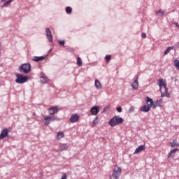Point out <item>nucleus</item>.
<instances>
[{
    "mask_svg": "<svg viewBox=\"0 0 179 179\" xmlns=\"http://www.w3.org/2000/svg\"><path fill=\"white\" fill-rule=\"evenodd\" d=\"M122 122H124V119L122 117H118V116H114L113 118H111L109 120L108 124L110 126L113 127L117 125H120L122 124Z\"/></svg>",
    "mask_w": 179,
    "mask_h": 179,
    "instance_id": "obj_3",
    "label": "nucleus"
},
{
    "mask_svg": "<svg viewBox=\"0 0 179 179\" xmlns=\"http://www.w3.org/2000/svg\"><path fill=\"white\" fill-rule=\"evenodd\" d=\"M138 86H139V83H138V78H136L134 81V83L131 84V87H132V89L136 90V89H138Z\"/></svg>",
    "mask_w": 179,
    "mask_h": 179,
    "instance_id": "obj_17",
    "label": "nucleus"
},
{
    "mask_svg": "<svg viewBox=\"0 0 179 179\" xmlns=\"http://www.w3.org/2000/svg\"><path fill=\"white\" fill-rule=\"evenodd\" d=\"M58 43L60 44V45L65 47V41H59Z\"/></svg>",
    "mask_w": 179,
    "mask_h": 179,
    "instance_id": "obj_31",
    "label": "nucleus"
},
{
    "mask_svg": "<svg viewBox=\"0 0 179 179\" xmlns=\"http://www.w3.org/2000/svg\"><path fill=\"white\" fill-rule=\"evenodd\" d=\"M95 87H96V89H101V83H100V81H99V80H95Z\"/></svg>",
    "mask_w": 179,
    "mask_h": 179,
    "instance_id": "obj_20",
    "label": "nucleus"
},
{
    "mask_svg": "<svg viewBox=\"0 0 179 179\" xmlns=\"http://www.w3.org/2000/svg\"><path fill=\"white\" fill-rule=\"evenodd\" d=\"M105 59H106V62H109L110 60L111 59V55H106V56L105 57Z\"/></svg>",
    "mask_w": 179,
    "mask_h": 179,
    "instance_id": "obj_30",
    "label": "nucleus"
},
{
    "mask_svg": "<svg viewBox=\"0 0 179 179\" xmlns=\"http://www.w3.org/2000/svg\"><path fill=\"white\" fill-rule=\"evenodd\" d=\"M97 124H99V117H96L94 119L93 122H92V127H96V125Z\"/></svg>",
    "mask_w": 179,
    "mask_h": 179,
    "instance_id": "obj_23",
    "label": "nucleus"
},
{
    "mask_svg": "<svg viewBox=\"0 0 179 179\" xmlns=\"http://www.w3.org/2000/svg\"><path fill=\"white\" fill-rule=\"evenodd\" d=\"M155 13H156V15H157V13H161V15H162L164 16V11L163 10L160 9L158 11H156Z\"/></svg>",
    "mask_w": 179,
    "mask_h": 179,
    "instance_id": "obj_29",
    "label": "nucleus"
},
{
    "mask_svg": "<svg viewBox=\"0 0 179 179\" xmlns=\"http://www.w3.org/2000/svg\"><path fill=\"white\" fill-rule=\"evenodd\" d=\"M141 37H143V38H146V34L145 33L141 34Z\"/></svg>",
    "mask_w": 179,
    "mask_h": 179,
    "instance_id": "obj_34",
    "label": "nucleus"
},
{
    "mask_svg": "<svg viewBox=\"0 0 179 179\" xmlns=\"http://www.w3.org/2000/svg\"><path fill=\"white\" fill-rule=\"evenodd\" d=\"M1 139H3V138H2V137H1V136H0V141H1Z\"/></svg>",
    "mask_w": 179,
    "mask_h": 179,
    "instance_id": "obj_37",
    "label": "nucleus"
},
{
    "mask_svg": "<svg viewBox=\"0 0 179 179\" xmlns=\"http://www.w3.org/2000/svg\"><path fill=\"white\" fill-rule=\"evenodd\" d=\"M8 134H9V129H4L1 131L0 136L3 139V138H6L8 136Z\"/></svg>",
    "mask_w": 179,
    "mask_h": 179,
    "instance_id": "obj_14",
    "label": "nucleus"
},
{
    "mask_svg": "<svg viewBox=\"0 0 179 179\" xmlns=\"http://www.w3.org/2000/svg\"><path fill=\"white\" fill-rule=\"evenodd\" d=\"M44 118V124L45 125H48L51 121H59V119L55 117H52L50 115L48 116H43Z\"/></svg>",
    "mask_w": 179,
    "mask_h": 179,
    "instance_id": "obj_7",
    "label": "nucleus"
},
{
    "mask_svg": "<svg viewBox=\"0 0 179 179\" xmlns=\"http://www.w3.org/2000/svg\"><path fill=\"white\" fill-rule=\"evenodd\" d=\"M174 65L176 66V68H177L178 69H179V60L176 59L174 61Z\"/></svg>",
    "mask_w": 179,
    "mask_h": 179,
    "instance_id": "obj_28",
    "label": "nucleus"
},
{
    "mask_svg": "<svg viewBox=\"0 0 179 179\" xmlns=\"http://www.w3.org/2000/svg\"><path fill=\"white\" fill-rule=\"evenodd\" d=\"M122 173V169L118 166L117 165L114 166L113 172L112 174V178L113 179H120L121 174Z\"/></svg>",
    "mask_w": 179,
    "mask_h": 179,
    "instance_id": "obj_4",
    "label": "nucleus"
},
{
    "mask_svg": "<svg viewBox=\"0 0 179 179\" xmlns=\"http://www.w3.org/2000/svg\"><path fill=\"white\" fill-rule=\"evenodd\" d=\"M48 111L50 115H54V114H57V113H58V107L52 106Z\"/></svg>",
    "mask_w": 179,
    "mask_h": 179,
    "instance_id": "obj_11",
    "label": "nucleus"
},
{
    "mask_svg": "<svg viewBox=\"0 0 179 179\" xmlns=\"http://www.w3.org/2000/svg\"><path fill=\"white\" fill-rule=\"evenodd\" d=\"M13 2V0H8L4 4L1 6L2 8H5L7 5H9V3H12Z\"/></svg>",
    "mask_w": 179,
    "mask_h": 179,
    "instance_id": "obj_25",
    "label": "nucleus"
},
{
    "mask_svg": "<svg viewBox=\"0 0 179 179\" xmlns=\"http://www.w3.org/2000/svg\"><path fill=\"white\" fill-rule=\"evenodd\" d=\"M169 145L171 146V148H176V146L179 148V143H177V140H173V142H170Z\"/></svg>",
    "mask_w": 179,
    "mask_h": 179,
    "instance_id": "obj_16",
    "label": "nucleus"
},
{
    "mask_svg": "<svg viewBox=\"0 0 179 179\" xmlns=\"http://www.w3.org/2000/svg\"><path fill=\"white\" fill-rule=\"evenodd\" d=\"M92 115H97L100 113V107L99 106H93L90 110Z\"/></svg>",
    "mask_w": 179,
    "mask_h": 179,
    "instance_id": "obj_8",
    "label": "nucleus"
},
{
    "mask_svg": "<svg viewBox=\"0 0 179 179\" xmlns=\"http://www.w3.org/2000/svg\"><path fill=\"white\" fill-rule=\"evenodd\" d=\"M178 150V148H174L173 150H171L170 152L168 154V159H171V157H174L176 153H177Z\"/></svg>",
    "mask_w": 179,
    "mask_h": 179,
    "instance_id": "obj_12",
    "label": "nucleus"
},
{
    "mask_svg": "<svg viewBox=\"0 0 179 179\" xmlns=\"http://www.w3.org/2000/svg\"><path fill=\"white\" fill-rule=\"evenodd\" d=\"M134 110H135V108L134 106H131L129 110V113H134Z\"/></svg>",
    "mask_w": 179,
    "mask_h": 179,
    "instance_id": "obj_32",
    "label": "nucleus"
},
{
    "mask_svg": "<svg viewBox=\"0 0 179 179\" xmlns=\"http://www.w3.org/2000/svg\"><path fill=\"white\" fill-rule=\"evenodd\" d=\"M156 107H158L157 106H156V103L153 106V108H156Z\"/></svg>",
    "mask_w": 179,
    "mask_h": 179,
    "instance_id": "obj_36",
    "label": "nucleus"
},
{
    "mask_svg": "<svg viewBox=\"0 0 179 179\" xmlns=\"http://www.w3.org/2000/svg\"><path fill=\"white\" fill-rule=\"evenodd\" d=\"M110 179H112V178H110Z\"/></svg>",
    "mask_w": 179,
    "mask_h": 179,
    "instance_id": "obj_40",
    "label": "nucleus"
},
{
    "mask_svg": "<svg viewBox=\"0 0 179 179\" xmlns=\"http://www.w3.org/2000/svg\"><path fill=\"white\" fill-rule=\"evenodd\" d=\"M145 101L148 105H144L140 108V111H143V113H149L150 111V108L153 107V99L150 98L149 96L145 97Z\"/></svg>",
    "mask_w": 179,
    "mask_h": 179,
    "instance_id": "obj_2",
    "label": "nucleus"
},
{
    "mask_svg": "<svg viewBox=\"0 0 179 179\" xmlns=\"http://www.w3.org/2000/svg\"><path fill=\"white\" fill-rule=\"evenodd\" d=\"M43 59H45V57L41 56V57H35L34 61L36 62H38V61H43Z\"/></svg>",
    "mask_w": 179,
    "mask_h": 179,
    "instance_id": "obj_19",
    "label": "nucleus"
},
{
    "mask_svg": "<svg viewBox=\"0 0 179 179\" xmlns=\"http://www.w3.org/2000/svg\"><path fill=\"white\" fill-rule=\"evenodd\" d=\"M176 27H179L178 23H175Z\"/></svg>",
    "mask_w": 179,
    "mask_h": 179,
    "instance_id": "obj_35",
    "label": "nucleus"
},
{
    "mask_svg": "<svg viewBox=\"0 0 179 179\" xmlns=\"http://www.w3.org/2000/svg\"><path fill=\"white\" fill-rule=\"evenodd\" d=\"M77 121H79V116L78 114H73L71 115L70 117V122L73 123V122H77Z\"/></svg>",
    "mask_w": 179,
    "mask_h": 179,
    "instance_id": "obj_13",
    "label": "nucleus"
},
{
    "mask_svg": "<svg viewBox=\"0 0 179 179\" xmlns=\"http://www.w3.org/2000/svg\"><path fill=\"white\" fill-rule=\"evenodd\" d=\"M59 150H61V152H63V150H68V145L61 144Z\"/></svg>",
    "mask_w": 179,
    "mask_h": 179,
    "instance_id": "obj_18",
    "label": "nucleus"
},
{
    "mask_svg": "<svg viewBox=\"0 0 179 179\" xmlns=\"http://www.w3.org/2000/svg\"><path fill=\"white\" fill-rule=\"evenodd\" d=\"M31 68V66H30V64H24L20 66V71L24 73H29V72H30Z\"/></svg>",
    "mask_w": 179,
    "mask_h": 179,
    "instance_id": "obj_6",
    "label": "nucleus"
},
{
    "mask_svg": "<svg viewBox=\"0 0 179 179\" xmlns=\"http://www.w3.org/2000/svg\"><path fill=\"white\" fill-rule=\"evenodd\" d=\"M40 80L41 83H47L48 82V78H47L44 74H42Z\"/></svg>",
    "mask_w": 179,
    "mask_h": 179,
    "instance_id": "obj_15",
    "label": "nucleus"
},
{
    "mask_svg": "<svg viewBox=\"0 0 179 179\" xmlns=\"http://www.w3.org/2000/svg\"><path fill=\"white\" fill-rule=\"evenodd\" d=\"M64 136V132L59 131L57 134V139H62Z\"/></svg>",
    "mask_w": 179,
    "mask_h": 179,
    "instance_id": "obj_21",
    "label": "nucleus"
},
{
    "mask_svg": "<svg viewBox=\"0 0 179 179\" xmlns=\"http://www.w3.org/2000/svg\"><path fill=\"white\" fill-rule=\"evenodd\" d=\"M159 90L161 92L162 97H170V93H169V89L166 87V80H159Z\"/></svg>",
    "mask_w": 179,
    "mask_h": 179,
    "instance_id": "obj_1",
    "label": "nucleus"
},
{
    "mask_svg": "<svg viewBox=\"0 0 179 179\" xmlns=\"http://www.w3.org/2000/svg\"><path fill=\"white\" fill-rule=\"evenodd\" d=\"M171 50H173V47H169L164 52V55H167V54H169V52H170V51H171Z\"/></svg>",
    "mask_w": 179,
    "mask_h": 179,
    "instance_id": "obj_27",
    "label": "nucleus"
},
{
    "mask_svg": "<svg viewBox=\"0 0 179 179\" xmlns=\"http://www.w3.org/2000/svg\"><path fill=\"white\" fill-rule=\"evenodd\" d=\"M45 31L48 41L52 43V34L51 33V30H50V28H46Z\"/></svg>",
    "mask_w": 179,
    "mask_h": 179,
    "instance_id": "obj_9",
    "label": "nucleus"
},
{
    "mask_svg": "<svg viewBox=\"0 0 179 179\" xmlns=\"http://www.w3.org/2000/svg\"><path fill=\"white\" fill-rule=\"evenodd\" d=\"M146 149V145L144 144L143 145H140L135 150V152L134 155H136L138 153H141V152H143V150H145Z\"/></svg>",
    "mask_w": 179,
    "mask_h": 179,
    "instance_id": "obj_10",
    "label": "nucleus"
},
{
    "mask_svg": "<svg viewBox=\"0 0 179 179\" xmlns=\"http://www.w3.org/2000/svg\"><path fill=\"white\" fill-rule=\"evenodd\" d=\"M0 45H1V42H0Z\"/></svg>",
    "mask_w": 179,
    "mask_h": 179,
    "instance_id": "obj_39",
    "label": "nucleus"
},
{
    "mask_svg": "<svg viewBox=\"0 0 179 179\" xmlns=\"http://www.w3.org/2000/svg\"><path fill=\"white\" fill-rule=\"evenodd\" d=\"M16 78H17L15 80V82H16V83H18L20 85L26 83V82H27V80H29V77H27L26 76H23L20 73H17Z\"/></svg>",
    "mask_w": 179,
    "mask_h": 179,
    "instance_id": "obj_5",
    "label": "nucleus"
},
{
    "mask_svg": "<svg viewBox=\"0 0 179 179\" xmlns=\"http://www.w3.org/2000/svg\"><path fill=\"white\" fill-rule=\"evenodd\" d=\"M77 65L79 66H82V65H83V63H82V59H80V57H77Z\"/></svg>",
    "mask_w": 179,
    "mask_h": 179,
    "instance_id": "obj_24",
    "label": "nucleus"
},
{
    "mask_svg": "<svg viewBox=\"0 0 179 179\" xmlns=\"http://www.w3.org/2000/svg\"><path fill=\"white\" fill-rule=\"evenodd\" d=\"M117 111L118 113H121V112L122 111V107H118V108H117Z\"/></svg>",
    "mask_w": 179,
    "mask_h": 179,
    "instance_id": "obj_33",
    "label": "nucleus"
},
{
    "mask_svg": "<svg viewBox=\"0 0 179 179\" xmlns=\"http://www.w3.org/2000/svg\"><path fill=\"white\" fill-rule=\"evenodd\" d=\"M66 13H68L69 15L72 13V8L68 6L66 8Z\"/></svg>",
    "mask_w": 179,
    "mask_h": 179,
    "instance_id": "obj_26",
    "label": "nucleus"
},
{
    "mask_svg": "<svg viewBox=\"0 0 179 179\" xmlns=\"http://www.w3.org/2000/svg\"><path fill=\"white\" fill-rule=\"evenodd\" d=\"M149 104H150V101H149Z\"/></svg>",
    "mask_w": 179,
    "mask_h": 179,
    "instance_id": "obj_38",
    "label": "nucleus"
},
{
    "mask_svg": "<svg viewBox=\"0 0 179 179\" xmlns=\"http://www.w3.org/2000/svg\"><path fill=\"white\" fill-rule=\"evenodd\" d=\"M155 104L156 106H157L158 107H162V104H163V99H161L159 100H157L155 101Z\"/></svg>",
    "mask_w": 179,
    "mask_h": 179,
    "instance_id": "obj_22",
    "label": "nucleus"
}]
</instances>
